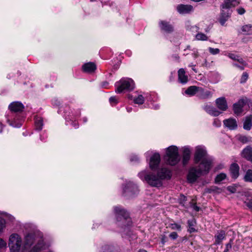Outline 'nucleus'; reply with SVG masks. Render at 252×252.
Listing matches in <instances>:
<instances>
[{"instance_id":"nucleus-1","label":"nucleus","mask_w":252,"mask_h":252,"mask_svg":"<svg viewBox=\"0 0 252 252\" xmlns=\"http://www.w3.org/2000/svg\"><path fill=\"white\" fill-rule=\"evenodd\" d=\"M193 160L194 164L203 167L204 169L210 170L212 167L213 159L209 156L206 148L203 146L195 147Z\"/></svg>"},{"instance_id":"nucleus-2","label":"nucleus","mask_w":252,"mask_h":252,"mask_svg":"<svg viewBox=\"0 0 252 252\" xmlns=\"http://www.w3.org/2000/svg\"><path fill=\"white\" fill-rule=\"evenodd\" d=\"M239 0H224L220 6V13L219 21L221 26H224L225 22L230 18L232 13L231 8L239 5Z\"/></svg>"},{"instance_id":"nucleus-3","label":"nucleus","mask_w":252,"mask_h":252,"mask_svg":"<svg viewBox=\"0 0 252 252\" xmlns=\"http://www.w3.org/2000/svg\"><path fill=\"white\" fill-rule=\"evenodd\" d=\"M114 212L117 225L123 229L124 231L128 230L129 227L132 225L131 219L128 213L125 210L117 206L114 207Z\"/></svg>"},{"instance_id":"nucleus-4","label":"nucleus","mask_w":252,"mask_h":252,"mask_svg":"<svg viewBox=\"0 0 252 252\" xmlns=\"http://www.w3.org/2000/svg\"><path fill=\"white\" fill-rule=\"evenodd\" d=\"M138 176L140 179L146 181L152 187L158 188L162 186L161 178L154 172H147L146 171H143L138 174Z\"/></svg>"},{"instance_id":"nucleus-5","label":"nucleus","mask_w":252,"mask_h":252,"mask_svg":"<svg viewBox=\"0 0 252 252\" xmlns=\"http://www.w3.org/2000/svg\"><path fill=\"white\" fill-rule=\"evenodd\" d=\"M166 163L170 165H175L180 160L178 148L176 146H171L166 149V155L164 157Z\"/></svg>"},{"instance_id":"nucleus-6","label":"nucleus","mask_w":252,"mask_h":252,"mask_svg":"<svg viewBox=\"0 0 252 252\" xmlns=\"http://www.w3.org/2000/svg\"><path fill=\"white\" fill-rule=\"evenodd\" d=\"M117 89L115 92L120 94L124 92H130L134 88V81L130 78H122L115 84Z\"/></svg>"},{"instance_id":"nucleus-7","label":"nucleus","mask_w":252,"mask_h":252,"mask_svg":"<svg viewBox=\"0 0 252 252\" xmlns=\"http://www.w3.org/2000/svg\"><path fill=\"white\" fill-rule=\"evenodd\" d=\"M210 169H204L203 167L198 165L197 167H191L187 175V179L190 183H194L202 174H207Z\"/></svg>"},{"instance_id":"nucleus-8","label":"nucleus","mask_w":252,"mask_h":252,"mask_svg":"<svg viewBox=\"0 0 252 252\" xmlns=\"http://www.w3.org/2000/svg\"><path fill=\"white\" fill-rule=\"evenodd\" d=\"M22 244L21 237L18 234L13 233L10 236L8 246L11 252H19Z\"/></svg>"},{"instance_id":"nucleus-9","label":"nucleus","mask_w":252,"mask_h":252,"mask_svg":"<svg viewBox=\"0 0 252 252\" xmlns=\"http://www.w3.org/2000/svg\"><path fill=\"white\" fill-rule=\"evenodd\" d=\"M139 192L137 186L132 182H128L126 184L123 188V194L125 196L131 197L137 194Z\"/></svg>"},{"instance_id":"nucleus-10","label":"nucleus","mask_w":252,"mask_h":252,"mask_svg":"<svg viewBox=\"0 0 252 252\" xmlns=\"http://www.w3.org/2000/svg\"><path fill=\"white\" fill-rule=\"evenodd\" d=\"M160 162V156L158 153H155L153 154L150 159L149 166L150 168L152 170H156Z\"/></svg>"},{"instance_id":"nucleus-11","label":"nucleus","mask_w":252,"mask_h":252,"mask_svg":"<svg viewBox=\"0 0 252 252\" xmlns=\"http://www.w3.org/2000/svg\"><path fill=\"white\" fill-rule=\"evenodd\" d=\"M223 123L224 127L231 130H235L238 127L237 122L236 120L233 118H230L224 120Z\"/></svg>"},{"instance_id":"nucleus-12","label":"nucleus","mask_w":252,"mask_h":252,"mask_svg":"<svg viewBox=\"0 0 252 252\" xmlns=\"http://www.w3.org/2000/svg\"><path fill=\"white\" fill-rule=\"evenodd\" d=\"M8 108L12 112H21L24 109V106L20 102L15 101L11 103L9 105Z\"/></svg>"},{"instance_id":"nucleus-13","label":"nucleus","mask_w":252,"mask_h":252,"mask_svg":"<svg viewBox=\"0 0 252 252\" xmlns=\"http://www.w3.org/2000/svg\"><path fill=\"white\" fill-rule=\"evenodd\" d=\"M245 104V100L243 99H239L238 102L233 104V110L235 115L239 116L242 113Z\"/></svg>"},{"instance_id":"nucleus-14","label":"nucleus","mask_w":252,"mask_h":252,"mask_svg":"<svg viewBox=\"0 0 252 252\" xmlns=\"http://www.w3.org/2000/svg\"><path fill=\"white\" fill-rule=\"evenodd\" d=\"M159 26L160 30L166 33H171L174 31V27L166 21H160L159 22Z\"/></svg>"},{"instance_id":"nucleus-15","label":"nucleus","mask_w":252,"mask_h":252,"mask_svg":"<svg viewBox=\"0 0 252 252\" xmlns=\"http://www.w3.org/2000/svg\"><path fill=\"white\" fill-rule=\"evenodd\" d=\"M215 103L219 110L225 111L228 109L227 101L224 97H220L216 99Z\"/></svg>"},{"instance_id":"nucleus-16","label":"nucleus","mask_w":252,"mask_h":252,"mask_svg":"<svg viewBox=\"0 0 252 252\" xmlns=\"http://www.w3.org/2000/svg\"><path fill=\"white\" fill-rule=\"evenodd\" d=\"M241 157L252 163V147L246 146L241 152Z\"/></svg>"},{"instance_id":"nucleus-17","label":"nucleus","mask_w":252,"mask_h":252,"mask_svg":"<svg viewBox=\"0 0 252 252\" xmlns=\"http://www.w3.org/2000/svg\"><path fill=\"white\" fill-rule=\"evenodd\" d=\"M212 93L208 90L204 89L202 87H199L197 96L202 99H207L212 96Z\"/></svg>"},{"instance_id":"nucleus-18","label":"nucleus","mask_w":252,"mask_h":252,"mask_svg":"<svg viewBox=\"0 0 252 252\" xmlns=\"http://www.w3.org/2000/svg\"><path fill=\"white\" fill-rule=\"evenodd\" d=\"M157 174L160 178L161 181L162 182L163 180L166 179H170L171 177V173L170 171L166 168H161L159 169Z\"/></svg>"},{"instance_id":"nucleus-19","label":"nucleus","mask_w":252,"mask_h":252,"mask_svg":"<svg viewBox=\"0 0 252 252\" xmlns=\"http://www.w3.org/2000/svg\"><path fill=\"white\" fill-rule=\"evenodd\" d=\"M239 166L237 163H233L231 164L229 171L232 178L237 179L239 175Z\"/></svg>"},{"instance_id":"nucleus-20","label":"nucleus","mask_w":252,"mask_h":252,"mask_svg":"<svg viewBox=\"0 0 252 252\" xmlns=\"http://www.w3.org/2000/svg\"><path fill=\"white\" fill-rule=\"evenodd\" d=\"M193 7L191 5L179 4L177 7V11L182 14H188L193 10Z\"/></svg>"},{"instance_id":"nucleus-21","label":"nucleus","mask_w":252,"mask_h":252,"mask_svg":"<svg viewBox=\"0 0 252 252\" xmlns=\"http://www.w3.org/2000/svg\"><path fill=\"white\" fill-rule=\"evenodd\" d=\"M190 158V150L188 147H185L183 152L182 163L184 166H186Z\"/></svg>"},{"instance_id":"nucleus-22","label":"nucleus","mask_w":252,"mask_h":252,"mask_svg":"<svg viewBox=\"0 0 252 252\" xmlns=\"http://www.w3.org/2000/svg\"><path fill=\"white\" fill-rule=\"evenodd\" d=\"M252 126V115L247 116L245 118L243 123V128L247 130H250Z\"/></svg>"},{"instance_id":"nucleus-23","label":"nucleus","mask_w":252,"mask_h":252,"mask_svg":"<svg viewBox=\"0 0 252 252\" xmlns=\"http://www.w3.org/2000/svg\"><path fill=\"white\" fill-rule=\"evenodd\" d=\"M179 81L182 84H186L188 81V77L185 75V71L183 68H180L178 71Z\"/></svg>"},{"instance_id":"nucleus-24","label":"nucleus","mask_w":252,"mask_h":252,"mask_svg":"<svg viewBox=\"0 0 252 252\" xmlns=\"http://www.w3.org/2000/svg\"><path fill=\"white\" fill-rule=\"evenodd\" d=\"M225 234L223 230H220L216 235H215V242L214 244L219 245L221 244L222 241L225 238Z\"/></svg>"},{"instance_id":"nucleus-25","label":"nucleus","mask_w":252,"mask_h":252,"mask_svg":"<svg viewBox=\"0 0 252 252\" xmlns=\"http://www.w3.org/2000/svg\"><path fill=\"white\" fill-rule=\"evenodd\" d=\"M82 67L83 70L87 72H94L96 68V65L92 62L85 63Z\"/></svg>"},{"instance_id":"nucleus-26","label":"nucleus","mask_w":252,"mask_h":252,"mask_svg":"<svg viewBox=\"0 0 252 252\" xmlns=\"http://www.w3.org/2000/svg\"><path fill=\"white\" fill-rule=\"evenodd\" d=\"M102 252H120L118 247L106 245L102 247Z\"/></svg>"},{"instance_id":"nucleus-27","label":"nucleus","mask_w":252,"mask_h":252,"mask_svg":"<svg viewBox=\"0 0 252 252\" xmlns=\"http://www.w3.org/2000/svg\"><path fill=\"white\" fill-rule=\"evenodd\" d=\"M34 242V236L32 234L29 233L25 237V245L27 247H31Z\"/></svg>"},{"instance_id":"nucleus-28","label":"nucleus","mask_w":252,"mask_h":252,"mask_svg":"<svg viewBox=\"0 0 252 252\" xmlns=\"http://www.w3.org/2000/svg\"><path fill=\"white\" fill-rule=\"evenodd\" d=\"M188 231L190 233L197 231V230L194 227L196 224V221L194 219H192L188 220Z\"/></svg>"},{"instance_id":"nucleus-29","label":"nucleus","mask_w":252,"mask_h":252,"mask_svg":"<svg viewBox=\"0 0 252 252\" xmlns=\"http://www.w3.org/2000/svg\"><path fill=\"white\" fill-rule=\"evenodd\" d=\"M199 87L196 86H191L189 87L185 91V93L190 95L197 94Z\"/></svg>"},{"instance_id":"nucleus-30","label":"nucleus","mask_w":252,"mask_h":252,"mask_svg":"<svg viewBox=\"0 0 252 252\" xmlns=\"http://www.w3.org/2000/svg\"><path fill=\"white\" fill-rule=\"evenodd\" d=\"M8 122L9 124L15 127H20L22 125V119L19 120L18 119H16L15 118L12 121H10L8 120Z\"/></svg>"},{"instance_id":"nucleus-31","label":"nucleus","mask_w":252,"mask_h":252,"mask_svg":"<svg viewBox=\"0 0 252 252\" xmlns=\"http://www.w3.org/2000/svg\"><path fill=\"white\" fill-rule=\"evenodd\" d=\"M244 180L246 182L252 183V169H248L244 177Z\"/></svg>"},{"instance_id":"nucleus-32","label":"nucleus","mask_w":252,"mask_h":252,"mask_svg":"<svg viewBox=\"0 0 252 252\" xmlns=\"http://www.w3.org/2000/svg\"><path fill=\"white\" fill-rule=\"evenodd\" d=\"M242 30L246 34H252V26L250 25H245L242 27Z\"/></svg>"},{"instance_id":"nucleus-33","label":"nucleus","mask_w":252,"mask_h":252,"mask_svg":"<svg viewBox=\"0 0 252 252\" xmlns=\"http://www.w3.org/2000/svg\"><path fill=\"white\" fill-rule=\"evenodd\" d=\"M43 124L41 118L37 119L35 121V126L36 129L41 130L42 128Z\"/></svg>"},{"instance_id":"nucleus-34","label":"nucleus","mask_w":252,"mask_h":252,"mask_svg":"<svg viewBox=\"0 0 252 252\" xmlns=\"http://www.w3.org/2000/svg\"><path fill=\"white\" fill-rule=\"evenodd\" d=\"M207 113L213 116L217 117L220 115L221 113V112H220L219 110L217 109V108L213 107V109L210 110V111H208Z\"/></svg>"},{"instance_id":"nucleus-35","label":"nucleus","mask_w":252,"mask_h":252,"mask_svg":"<svg viewBox=\"0 0 252 252\" xmlns=\"http://www.w3.org/2000/svg\"><path fill=\"white\" fill-rule=\"evenodd\" d=\"M226 176L224 173H220L215 178V183H218L225 179Z\"/></svg>"},{"instance_id":"nucleus-36","label":"nucleus","mask_w":252,"mask_h":252,"mask_svg":"<svg viewBox=\"0 0 252 252\" xmlns=\"http://www.w3.org/2000/svg\"><path fill=\"white\" fill-rule=\"evenodd\" d=\"M134 102L136 104H142L144 102V98L142 95H139L137 97L134 99Z\"/></svg>"},{"instance_id":"nucleus-37","label":"nucleus","mask_w":252,"mask_h":252,"mask_svg":"<svg viewBox=\"0 0 252 252\" xmlns=\"http://www.w3.org/2000/svg\"><path fill=\"white\" fill-rule=\"evenodd\" d=\"M249 78V74L247 72H244L243 73L240 80V83L241 84L245 83Z\"/></svg>"},{"instance_id":"nucleus-38","label":"nucleus","mask_w":252,"mask_h":252,"mask_svg":"<svg viewBox=\"0 0 252 252\" xmlns=\"http://www.w3.org/2000/svg\"><path fill=\"white\" fill-rule=\"evenodd\" d=\"M196 38L199 40H207L208 39L207 36L203 33H198L196 35Z\"/></svg>"},{"instance_id":"nucleus-39","label":"nucleus","mask_w":252,"mask_h":252,"mask_svg":"<svg viewBox=\"0 0 252 252\" xmlns=\"http://www.w3.org/2000/svg\"><path fill=\"white\" fill-rule=\"evenodd\" d=\"M169 227H170L172 230H178L180 231L181 229V226L176 223L169 224Z\"/></svg>"},{"instance_id":"nucleus-40","label":"nucleus","mask_w":252,"mask_h":252,"mask_svg":"<svg viewBox=\"0 0 252 252\" xmlns=\"http://www.w3.org/2000/svg\"><path fill=\"white\" fill-rule=\"evenodd\" d=\"M232 239H230L229 242L226 244L223 252H229V251L232 249Z\"/></svg>"},{"instance_id":"nucleus-41","label":"nucleus","mask_w":252,"mask_h":252,"mask_svg":"<svg viewBox=\"0 0 252 252\" xmlns=\"http://www.w3.org/2000/svg\"><path fill=\"white\" fill-rule=\"evenodd\" d=\"M244 203L249 208V209L252 211V199L247 198L245 201Z\"/></svg>"},{"instance_id":"nucleus-42","label":"nucleus","mask_w":252,"mask_h":252,"mask_svg":"<svg viewBox=\"0 0 252 252\" xmlns=\"http://www.w3.org/2000/svg\"><path fill=\"white\" fill-rule=\"evenodd\" d=\"M209 52L212 55H216L220 53V50L218 48H213L212 47H209Z\"/></svg>"},{"instance_id":"nucleus-43","label":"nucleus","mask_w":252,"mask_h":252,"mask_svg":"<svg viewBox=\"0 0 252 252\" xmlns=\"http://www.w3.org/2000/svg\"><path fill=\"white\" fill-rule=\"evenodd\" d=\"M5 220L0 218V234L2 232L4 228L5 227Z\"/></svg>"},{"instance_id":"nucleus-44","label":"nucleus","mask_w":252,"mask_h":252,"mask_svg":"<svg viewBox=\"0 0 252 252\" xmlns=\"http://www.w3.org/2000/svg\"><path fill=\"white\" fill-rule=\"evenodd\" d=\"M237 187L235 186H229L227 187V189L231 193H235L237 190Z\"/></svg>"},{"instance_id":"nucleus-45","label":"nucleus","mask_w":252,"mask_h":252,"mask_svg":"<svg viewBox=\"0 0 252 252\" xmlns=\"http://www.w3.org/2000/svg\"><path fill=\"white\" fill-rule=\"evenodd\" d=\"M227 56L232 60L237 61V59H238L239 56L233 53H229L228 54Z\"/></svg>"},{"instance_id":"nucleus-46","label":"nucleus","mask_w":252,"mask_h":252,"mask_svg":"<svg viewBox=\"0 0 252 252\" xmlns=\"http://www.w3.org/2000/svg\"><path fill=\"white\" fill-rule=\"evenodd\" d=\"M109 102L112 105H114L118 103V100L116 96H111L109 98Z\"/></svg>"},{"instance_id":"nucleus-47","label":"nucleus","mask_w":252,"mask_h":252,"mask_svg":"<svg viewBox=\"0 0 252 252\" xmlns=\"http://www.w3.org/2000/svg\"><path fill=\"white\" fill-rule=\"evenodd\" d=\"M169 237L172 239V240H175L178 237V235L177 234V232H172V233H171L170 234H169Z\"/></svg>"},{"instance_id":"nucleus-48","label":"nucleus","mask_w":252,"mask_h":252,"mask_svg":"<svg viewBox=\"0 0 252 252\" xmlns=\"http://www.w3.org/2000/svg\"><path fill=\"white\" fill-rule=\"evenodd\" d=\"M236 61L239 62L242 65L245 66L248 65V63L242 58H240V56H239L238 59H237Z\"/></svg>"},{"instance_id":"nucleus-49","label":"nucleus","mask_w":252,"mask_h":252,"mask_svg":"<svg viewBox=\"0 0 252 252\" xmlns=\"http://www.w3.org/2000/svg\"><path fill=\"white\" fill-rule=\"evenodd\" d=\"M238 13L240 15H243L246 12L245 9L243 7H239L236 9Z\"/></svg>"},{"instance_id":"nucleus-50","label":"nucleus","mask_w":252,"mask_h":252,"mask_svg":"<svg viewBox=\"0 0 252 252\" xmlns=\"http://www.w3.org/2000/svg\"><path fill=\"white\" fill-rule=\"evenodd\" d=\"M217 188L216 187H212L211 188H208L205 189L206 193H211L213 192H215Z\"/></svg>"},{"instance_id":"nucleus-51","label":"nucleus","mask_w":252,"mask_h":252,"mask_svg":"<svg viewBox=\"0 0 252 252\" xmlns=\"http://www.w3.org/2000/svg\"><path fill=\"white\" fill-rule=\"evenodd\" d=\"M233 65L235 67H236L237 68H238L239 69H240L241 70H244L245 69V67H246V66L245 65H239L238 64V63H233Z\"/></svg>"},{"instance_id":"nucleus-52","label":"nucleus","mask_w":252,"mask_h":252,"mask_svg":"<svg viewBox=\"0 0 252 252\" xmlns=\"http://www.w3.org/2000/svg\"><path fill=\"white\" fill-rule=\"evenodd\" d=\"M213 106L206 104L203 107L204 110L207 113L208 111H210V110L213 109Z\"/></svg>"},{"instance_id":"nucleus-53","label":"nucleus","mask_w":252,"mask_h":252,"mask_svg":"<svg viewBox=\"0 0 252 252\" xmlns=\"http://www.w3.org/2000/svg\"><path fill=\"white\" fill-rule=\"evenodd\" d=\"M186 201H187V197L183 194L181 195L180 197V203L181 204H184V203Z\"/></svg>"},{"instance_id":"nucleus-54","label":"nucleus","mask_w":252,"mask_h":252,"mask_svg":"<svg viewBox=\"0 0 252 252\" xmlns=\"http://www.w3.org/2000/svg\"><path fill=\"white\" fill-rule=\"evenodd\" d=\"M6 245V242L2 239L0 238V249L5 247Z\"/></svg>"},{"instance_id":"nucleus-55","label":"nucleus","mask_w":252,"mask_h":252,"mask_svg":"<svg viewBox=\"0 0 252 252\" xmlns=\"http://www.w3.org/2000/svg\"><path fill=\"white\" fill-rule=\"evenodd\" d=\"M239 140L243 143H246L248 142V138L246 136H242L240 138Z\"/></svg>"},{"instance_id":"nucleus-56","label":"nucleus","mask_w":252,"mask_h":252,"mask_svg":"<svg viewBox=\"0 0 252 252\" xmlns=\"http://www.w3.org/2000/svg\"><path fill=\"white\" fill-rule=\"evenodd\" d=\"M139 158L137 156H133L130 158L131 161H139Z\"/></svg>"},{"instance_id":"nucleus-57","label":"nucleus","mask_w":252,"mask_h":252,"mask_svg":"<svg viewBox=\"0 0 252 252\" xmlns=\"http://www.w3.org/2000/svg\"><path fill=\"white\" fill-rule=\"evenodd\" d=\"M193 209L196 212H198L200 210V207L197 206L195 204H192V206Z\"/></svg>"},{"instance_id":"nucleus-58","label":"nucleus","mask_w":252,"mask_h":252,"mask_svg":"<svg viewBox=\"0 0 252 252\" xmlns=\"http://www.w3.org/2000/svg\"><path fill=\"white\" fill-rule=\"evenodd\" d=\"M109 84V83L107 81L103 82L101 83V86L102 88H106Z\"/></svg>"},{"instance_id":"nucleus-59","label":"nucleus","mask_w":252,"mask_h":252,"mask_svg":"<svg viewBox=\"0 0 252 252\" xmlns=\"http://www.w3.org/2000/svg\"><path fill=\"white\" fill-rule=\"evenodd\" d=\"M214 125L216 126H220V121L215 119L214 122Z\"/></svg>"},{"instance_id":"nucleus-60","label":"nucleus","mask_w":252,"mask_h":252,"mask_svg":"<svg viewBox=\"0 0 252 252\" xmlns=\"http://www.w3.org/2000/svg\"><path fill=\"white\" fill-rule=\"evenodd\" d=\"M166 237L165 235L162 236L161 242L162 244H164V243L166 242Z\"/></svg>"},{"instance_id":"nucleus-61","label":"nucleus","mask_w":252,"mask_h":252,"mask_svg":"<svg viewBox=\"0 0 252 252\" xmlns=\"http://www.w3.org/2000/svg\"><path fill=\"white\" fill-rule=\"evenodd\" d=\"M172 57L177 61H178L179 59V56L178 55H173Z\"/></svg>"},{"instance_id":"nucleus-62","label":"nucleus","mask_w":252,"mask_h":252,"mask_svg":"<svg viewBox=\"0 0 252 252\" xmlns=\"http://www.w3.org/2000/svg\"><path fill=\"white\" fill-rule=\"evenodd\" d=\"M159 105H156L154 106V108L155 109H159Z\"/></svg>"},{"instance_id":"nucleus-63","label":"nucleus","mask_w":252,"mask_h":252,"mask_svg":"<svg viewBox=\"0 0 252 252\" xmlns=\"http://www.w3.org/2000/svg\"><path fill=\"white\" fill-rule=\"evenodd\" d=\"M83 121H84V122H85H85H86L87 121V118H86V117L84 118H83Z\"/></svg>"},{"instance_id":"nucleus-64","label":"nucleus","mask_w":252,"mask_h":252,"mask_svg":"<svg viewBox=\"0 0 252 252\" xmlns=\"http://www.w3.org/2000/svg\"><path fill=\"white\" fill-rule=\"evenodd\" d=\"M131 108H127V110L128 112H130L131 111Z\"/></svg>"}]
</instances>
